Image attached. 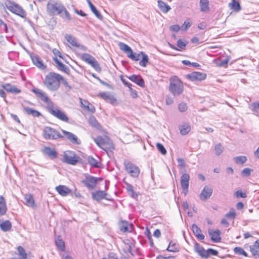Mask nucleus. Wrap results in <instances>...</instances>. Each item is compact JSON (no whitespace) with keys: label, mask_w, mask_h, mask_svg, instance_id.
Segmentation results:
<instances>
[{"label":"nucleus","mask_w":259,"mask_h":259,"mask_svg":"<svg viewBox=\"0 0 259 259\" xmlns=\"http://www.w3.org/2000/svg\"><path fill=\"white\" fill-rule=\"evenodd\" d=\"M47 14L50 16L61 15L67 20H71V16L65 6L60 2L55 0H49L46 6Z\"/></svg>","instance_id":"1"},{"label":"nucleus","mask_w":259,"mask_h":259,"mask_svg":"<svg viewBox=\"0 0 259 259\" xmlns=\"http://www.w3.org/2000/svg\"><path fill=\"white\" fill-rule=\"evenodd\" d=\"M64 77L59 73L50 72L45 77L44 85L50 91H56L60 88V83Z\"/></svg>","instance_id":"2"},{"label":"nucleus","mask_w":259,"mask_h":259,"mask_svg":"<svg viewBox=\"0 0 259 259\" xmlns=\"http://www.w3.org/2000/svg\"><path fill=\"white\" fill-rule=\"evenodd\" d=\"M104 134L103 136H99L94 139L96 144L101 148L106 151H112L115 149V145L112 140L108 136V132L103 130L101 131Z\"/></svg>","instance_id":"3"},{"label":"nucleus","mask_w":259,"mask_h":259,"mask_svg":"<svg viewBox=\"0 0 259 259\" xmlns=\"http://www.w3.org/2000/svg\"><path fill=\"white\" fill-rule=\"evenodd\" d=\"M169 90L174 96L181 95L184 91V84L177 76H172L169 79Z\"/></svg>","instance_id":"4"},{"label":"nucleus","mask_w":259,"mask_h":259,"mask_svg":"<svg viewBox=\"0 0 259 259\" xmlns=\"http://www.w3.org/2000/svg\"><path fill=\"white\" fill-rule=\"evenodd\" d=\"M52 53L54 54L53 60L56 64L57 68L60 71L63 72L67 74L70 73L69 68L61 62L59 59H64V57L60 51L57 49H54L52 50Z\"/></svg>","instance_id":"5"},{"label":"nucleus","mask_w":259,"mask_h":259,"mask_svg":"<svg viewBox=\"0 0 259 259\" xmlns=\"http://www.w3.org/2000/svg\"><path fill=\"white\" fill-rule=\"evenodd\" d=\"M5 5L7 9L12 13L15 14V15H17L23 18H24L26 17V11L21 6L19 5L17 3L10 1H7L5 3Z\"/></svg>","instance_id":"6"},{"label":"nucleus","mask_w":259,"mask_h":259,"mask_svg":"<svg viewBox=\"0 0 259 259\" xmlns=\"http://www.w3.org/2000/svg\"><path fill=\"white\" fill-rule=\"evenodd\" d=\"M118 46L121 51L126 54L127 57L132 60L135 61L140 60L142 52L140 53H134L127 45L123 42H119Z\"/></svg>","instance_id":"7"},{"label":"nucleus","mask_w":259,"mask_h":259,"mask_svg":"<svg viewBox=\"0 0 259 259\" xmlns=\"http://www.w3.org/2000/svg\"><path fill=\"white\" fill-rule=\"evenodd\" d=\"M47 109L51 114L56 118L62 121L68 122L69 118L66 113L59 108L55 107L53 103L49 106Z\"/></svg>","instance_id":"8"},{"label":"nucleus","mask_w":259,"mask_h":259,"mask_svg":"<svg viewBox=\"0 0 259 259\" xmlns=\"http://www.w3.org/2000/svg\"><path fill=\"white\" fill-rule=\"evenodd\" d=\"M195 251L203 258H207L210 255L216 256L218 254L217 250L209 248L205 250L203 246L198 243H195L194 246Z\"/></svg>","instance_id":"9"},{"label":"nucleus","mask_w":259,"mask_h":259,"mask_svg":"<svg viewBox=\"0 0 259 259\" xmlns=\"http://www.w3.org/2000/svg\"><path fill=\"white\" fill-rule=\"evenodd\" d=\"M80 158L74 152L67 150L63 152L62 161L68 164L76 165Z\"/></svg>","instance_id":"10"},{"label":"nucleus","mask_w":259,"mask_h":259,"mask_svg":"<svg viewBox=\"0 0 259 259\" xmlns=\"http://www.w3.org/2000/svg\"><path fill=\"white\" fill-rule=\"evenodd\" d=\"M42 135L46 140H56L63 138L58 131L50 126L45 127Z\"/></svg>","instance_id":"11"},{"label":"nucleus","mask_w":259,"mask_h":259,"mask_svg":"<svg viewBox=\"0 0 259 259\" xmlns=\"http://www.w3.org/2000/svg\"><path fill=\"white\" fill-rule=\"evenodd\" d=\"M81 59L84 62L90 64L96 71L100 72L102 70L101 67L96 59L91 55L88 53L82 54Z\"/></svg>","instance_id":"12"},{"label":"nucleus","mask_w":259,"mask_h":259,"mask_svg":"<svg viewBox=\"0 0 259 259\" xmlns=\"http://www.w3.org/2000/svg\"><path fill=\"white\" fill-rule=\"evenodd\" d=\"M31 91L38 99H40L46 104L47 109L53 103L50 99L47 94L41 89L33 88L32 89Z\"/></svg>","instance_id":"13"},{"label":"nucleus","mask_w":259,"mask_h":259,"mask_svg":"<svg viewBox=\"0 0 259 259\" xmlns=\"http://www.w3.org/2000/svg\"><path fill=\"white\" fill-rule=\"evenodd\" d=\"M126 171L133 177H138L140 172L139 168L131 161H125L124 163Z\"/></svg>","instance_id":"14"},{"label":"nucleus","mask_w":259,"mask_h":259,"mask_svg":"<svg viewBox=\"0 0 259 259\" xmlns=\"http://www.w3.org/2000/svg\"><path fill=\"white\" fill-rule=\"evenodd\" d=\"M34 105L30 101H24L22 105L24 111L28 115H31L33 117H39L41 115V113L38 111L28 107V105L34 106Z\"/></svg>","instance_id":"15"},{"label":"nucleus","mask_w":259,"mask_h":259,"mask_svg":"<svg viewBox=\"0 0 259 259\" xmlns=\"http://www.w3.org/2000/svg\"><path fill=\"white\" fill-rule=\"evenodd\" d=\"M186 77L191 81H200L206 77V74L199 71H194L186 75Z\"/></svg>","instance_id":"16"},{"label":"nucleus","mask_w":259,"mask_h":259,"mask_svg":"<svg viewBox=\"0 0 259 259\" xmlns=\"http://www.w3.org/2000/svg\"><path fill=\"white\" fill-rule=\"evenodd\" d=\"M97 97L103 99L107 102H109L113 105H116L118 104L117 99L114 97L113 95H111L108 92H100L97 95Z\"/></svg>","instance_id":"17"},{"label":"nucleus","mask_w":259,"mask_h":259,"mask_svg":"<svg viewBox=\"0 0 259 259\" xmlns=\"http://www.w3.org/2000/svg\"><path fill=\"white\" fill-rule=\"evenodd\" d=\"M62 133L63 134V138L64 137L69 141L72 144L74 145H79L81 143L80 140L78 137L74 134L66 131L64 130H62Z\"/></svg>","instance_id":"18"},{"label":"nucleus","mask_w":259,"mask_h":259,"mask_svg":"<svg viewBox=\"0 0 259 259\" xmlns=\"http://www.w3.org/2000/svg\"><path fill=\"white\" fill-rule=\"evenodd\" d=\"M189 179L190 176L188 174H184L181 178V185L183 192L185 195L187 194L188 192Z\"/></svg>","instance_id":"19"},{"label":"nucleus","mask_w":259,"mask_h":259,"mask_svg":"<svg viewBox=\"0 0 259 259\" xmlns=\"http://www.w3.org/2000/svg\"><path fill=\"white\" fill-rule=\"evenodd\" d=\"M65 38L70 48H79L80 47V44L73 36L70 34H66L65 35Z\"/></svg>","instance_id":"20"},{"label":"nucleus","mask_w":259,"mask_h":259,"mask_svg":"<svg viewBox=\"0 0 259 259\" xmlns=\"http://www.w3.org/2000/svg\"><path fill=\"white\" fill-rule=\"evenodd\" d=\"M81 107L85 110L93 113L95 112L96 109L94 106L87 100L79 98Z\"/></svg>","instance_id":"21"},{"label":"nucleus","mask_w":259,"mask_h":259,"mask_svg":"<svg viewBox=\"0 0 259 259\" xmlns=\"http://www.w3.org/2000/svg\"><path fill=\"white\" fill-rule=\"evenodd\" d=\"M212 193V189L211 187L205 186L202 190L199 197L203 201H205L210 198Z\"/></svg>","instance_id":"22"},{"label":"nucleus","mask_w":259,"mask_h":259,"mask_svg":"<svg viewBox=\"0 0 259 259\" xmlns=\"http://www.w3.org/2000/svg\"><path fill=\"white\" fill-rule=\"evenodd\" d=\"M98 179L93 177H87L82 181L85 186L90 189H93L96 186Z\"/></svg>","instance_id":"23"},{"label":"nucleus","mask_w":259,"mask_h":259,"mask_svg":"<svg viewBox=\"0 0 259 259\" xmlns=\"http://www.w3.org/2000/svg\"><path fill=\"white\" fill-rule=\"evenodd\" d=\"M55 190L60 195L63 197H66L68 196L72 192L70 188L63 185H60L58 186H56L55 187Z\"/></svg>","instance_id":"24"},{"label":"nucleus","mask_w":259,"mask_h":259,"mask_svg":"<svg viewBox=\"0 0 259 259\" xmlns=\"http://www.w3.org/2000/svg\"><path fill=\"white\" fill-rule=\"evenodd\" d=\"M208 234L212 241L219 242L221 241V232L219 230L209 229Z\"/></svg>","instance_id":"25"},{"label":"nucleus","mask_w":259,"mask_h":259,"mask_svg":"<svg viewBox=\"0 0 259 259\" xmlns=\"http://www.w3.org/2000/svg\"><path fill=\"white\" fill-rule=\"evenodd\" d=\"M119 229L122 232H131L133 229L132 224L126 221H121L119 223Z\"/></svg>","instance_id":"26"},{"label":"nucleus","mask_w":259,"mask_h":259,"mask_svg":"<svg viewBox=\"0 0 259 259\" xmlns=\"http://www.w3.org/2000/svg\"><path fill=\"white\" fill-rule=\"evenodd\" d=\"M128 78L132 81L136 83L137 84L140 86L141 87L144 88L145 87L144 80L141 77V76L139 75L133 74L128 76Z\"/></svg>","instance_id":"27"},{"label":"nucleus","mask_w":259,"mask_h":259,"mask_svg":"<svg viewBox=\"0 0 259 259\" xmlns=\"http://www.w3.org/2000/svg\"><path fill=\"white\" fill-rule=\"evenodd\" d=\"M25 204L28 206L32 208H36L37 204L35 202L33 195L31 194H26L24 196Z\"/></svg>","instance_id":"28"},{"label":"nucleus","mask_w":259,"mask_h":259,"mask_svg":"<svg viewBox=\"0 0 259 259\" xmlns=\"http://www.w3.org/2000/svg\"><path fill=\"white\" fill-rule=\"evenodd\" d=\"M42 152L52 158H57L58 156V153L55 148H52L50 147L44 146L42 149Z\"/></svg>","instance_id":"29"},{"label":"nucleus","mask_w":259,"mask_h":259,"mask_svg":"<svg viewBox=\"0 0 259 259\" xmlns=\"http://www.w3.org/2000/svg\"><path fill=\"white\" fill-rule=\"evenodd\" d=\"M2 87L7 92L15 94H19L21 92L20 89L17 88L15 85H11L10 83L4 84L2 85Z\"/></svg>","instance_id":"30"},{"label":"nucleus","mask_w":259,"mask_h":259,"mask_svg":"<svg viewBox=\"0 0 259 259\" xmlns=\"http://www.w3.org/2000/svg\"><path fill=\"white\" fill-rule=\"evenodd\" d=\"M31 59L33 63L38 68L44 70L46 66L43 63L42 60L37 55H31Z\"/></svg>","instance_id":"31"},{"label":"nucleus","mask_w":259,"mask_h":259,"mask_svg":"<svg viewBox=\"0 0 259 259\" xmlns=\"http://www.w3.org/2000/svg\"><path fill=\"white\" fill-rule=\"evenodd\" d=\"M228 5L230 9L234 13H238L242 9L238 0H232L231 2L229 3Z\"/></svg>","instance_id":"32"},{"label":"nucleus","mask_w":259,"mask_h":259,"mask_svg":"<svg viewBox=\"0 0 259 259\" xmlns=\"http://www.w3.org/2000/svg\"><path fill=\"white\" fill-rule=\"evenodd\" d=\"M249 248L252 255L259 258V239L256 240L253 245H250Z\"/></svg>","instance_id":"33"},{"label":"nucleus","mask_w":259,"mask_h":259,"mask_svg":"<svg viewBox=\"0 0 259 259\" xmlns=\"http://www.w3.org/2000/svg\"><path fill=\"white\" fill-rule=\"evenodd\" d=\"M107 193L104 191H97L92 193L93 198L97 201H100L106 198Z\"/></svg>","instance_id":"34"},{"label":"nucleus","mask_w":259,"mask_h":259,"mask_svg":"<svg viewBox=\"0 0 259 259\" xmlns=\"http://www.w3.org/2000/svg\"><path fill=\"white\" fill-rule=\"evenodd\" d=\"M12 227V223L9 220L0 221V228L3 231H9L11 230Z\"/></svg>","instance_id":"35"},{"label":"nucleus","mask_w":259,"mask_h":259,"mask_svg":"<svg viewBox=\"0 0 259 259\" xmlns=\"http://www.w3.org/2000/svg\"><path fill=\"white\" fill-rule=\"evenodd\" d=\"M199 5L201 12L208 13L210 11L209 0H200Z\"/></svg>","instance_id":"36"},{"label":"nucleus","mask_w":259,"mask_h":259,"mask_svg":"<svg viewBox=\"0 0 259 259\" xmlns=\"http://www.w3.org/2000/svg\"><path fill=\"white\" fill-rule=\"evenodd\" d=\"M7 211L6 201L3 196H0V216L4 215Z\"/></svg>","instance_id":"37"},{"label":"nucleus","mask_w":259,"mask_h":259,"mask_svg":"<svg viewBox=\"0 0 259 259\" xmlns=\"http://www.w3.org/2000/svg\"><path fill=\"white\" fill-rule=\"evenodd\" d=\"M192 231L196 237L199 240H203L204 236L202 234L200 229L195 224L192 226Z\"/></svg>","instance_id":"38"},{"label":"nucleus","mask_w":259,"mask_h":259,"mask_svg":"<svg viewBox=\"0 0 259 259\" xmlns=\"http://www.w3.org/2000/svg\"><path fill=\"white\" fill-rule=\"evenodd\" d=\"M55 244L58 249L62 251H64L65 250V242L61 238L60 236H57Z\"/></svg>","instance_id":"39"},{"label":"nucleus","mask_w":259,"mask_h":259,"mask_svg":"<svg viewBox=\"0 0 259 259\" xmlns=\"http://www.w3.org/2000/svg\"><path fill=\"white\" fill-rule=\"evenodd\" d=\"M180 133L182 135H186L191 130V126L189 123H184L179 126Z\"/></svg>","instance_id":"40"},{"label":"nucleus","mask_w":259,"mask_h":259,"mask_svg":"<svg viewBox=\"0 0 259 259\" xmlns=\"http://www.w3.org/2000/svg\"><path fill=\"white\" fill-rule=\"evenodd\" d=\"M158 5L159 9L164 13H167L170 10V7L162 1H158Z\"/></svg>","instance_id":"41"},{"label":"nucleus","mask_w":259,"mask_h":259,"mask_svg":"<svg viewBox=\"0 0 259 259\" xmlns=\"http://www.w3.org/2000/svg\"><path fill=\"white\" fill-rule=\"evenodd\" d=\"M166 250L169 252H178L180 250V247H179V244L171 241L169 242V245L168 246L167 248H166Z\"/></svg>","instance_id":"42"},{"label":"nucleus","mask_w":259,"mask_h":259,"mask_svg":"<svg viewBox=\"0 0 259 259\" xmlns=\"http://www.w3.org/2000/svg\"><path fill=\"white\" fill-rule=\"evenodd\" d=\"M88 162L89 164L94 167H99L100 166V162L93 156H89L88 158Z\"/></svg>","instance_id":"43"},{"label":"nucleus","mask_w":259,"mask_h":259,"mask_svg":"<svg viewBox=\"0 0 259 259\" xmlns=\"http://www.w3.org/2000/svg\"><path fill=\"white\" fill-rule=\"evenodd\" d=\"M188 44V42L186 40H184L181 38L178 39L177 44L178 51H181L185 50Z\"/></svg>","instance_id":"44"},{"label":"nucleus","mask_w":259,"mask_h":259,"mask_svg":"<svg viewBox=\"0 0 259 259\" xmlns=\"http://www.w3.org/2000/svg\"><path fill=\"white\" fill-rule=\"evenodd\" d=\"M89 6L92 11V12L95 14V15L99 19H102L103 17L102 15L98 12L96 7L93 5L90 1H88Z\"/></svg>","instance_id":"45"},{"label":"nucleus","mask_w":259,"mask_h":259,"mask_svg":"<svg viewBox=\"0 0 259 259\" xmlns=\"http://www.w3.org/2000/svg\"><path fill=\"white\" fill-rule=\"evenodd\" d=\"M141 58L142 59L139 62V64L141 66L145 67L149 62V58L148 56L143 52H142Z\"/></svg>","instance_id":"46"},{"label":"nucleus","mask_w":259,"mask_h":259,"mask_svg":"<svg viewBox=\"0 0 259 259\" xmlns=\"http://www.w3.org/2000/svg\"><path fill=\"white\" fill-rule=\"evenodd\" d=\"M89 123L91 126L96 127V128L99 130L100 131H102L103 130L100 123L94 117L90 119Z\"/></svg>","instance_id":"47"},{"label":"nucleus","mask_w":259,"mask_h":259,"mask_svg":"<svg viewBox=\"0 0 259 259\" xmlns=\"http://www.w3.org/2000/svg\"><path fill=\"white\" fill-rule=\"evenodd\" d=\"M17 249L19 255L20 256L19 259H26L27 253L24 248L21 246H18Z\"/></svg>","instance_id":"48"},{"label":"nucleus","mask_w":259,"mask_h":259,"mask_svg":"<svg viewBox=\"0 0 259 259\" xmlns=\"http://www.w3.org/2000/svg\"><path fill=\"white\" fill-rule=\"evenodd\" d=\"M234 160L238 164H243L247 161V157L245 156H238L234 158Z\"/></svg>","instance_id":"49"},{"label":"nucleus","mask_w":259,"mask_h":259,"mask_svg":"<svg viewBox=\"0 0 259 259\" xmlns=\"http://www.w3.org/2000/svg\"><path fill=\"white\" fill-rule=\"evenodd\" d=\"M249 108L254 114H259V103H253L251 104V105H250Z\"/></svg>","instance_id":"50"},{"label":"nucleus","mask_w":259,"mask_h":259,"mask_svg":"<svg viewBox=\"0 0 259 259\" xmlns=\"http://www.w3.org/2000/svg\"><path fill=\"white\" fill-rule=\"evenodd\" d=\"M234 251L235 254L238 255H242L245 257L248 256V254L240 247H236L234 248Z\"/></svg>","instance_id":"51"},{"label":"nucleus","mask_w":259,"mask_h":259,"mask_svg":"<svg viewBox=\"0 0 259 259\" xmlns=\"http://www.w3.org/2000/svg\"><path fill=\"white\" fill-rule=\"evenodd\" d=\"M214 62L217 66H224L227 64V59H225L223 60H221L220 58H218L214 60Z\"/></svg>","instance_id":"52"},{"label":"nucleus","mask_w":259,"mask_h":259,"mask_svg":"<svg viewBox=\"0 0 259 259\" xmlns=\"http://www.w3.org/2000/svg\"><path fill=\"white\" fill-rule=\"evenodd\" d=\"M156 146L159 152H160L161 154L163 155H166L167 153V151L162 144L159 143H157L156 144Z\"/></svg>","instance_id":"53"},{"label":"nucleus","mask_w":259,"mask_h":259,"mask_svg":"<svg viewBox=\"0 0 259 259\" xmlns=\"http://www.w3.org/2000/svg\"><path fill=\"white\" fill-rule=\"evenodd\" d=\"M234 196L237 198L241 197L245 198L247 197V195L246 192H243L241 190H239L235 192Z\"/></svg>","instance_id":"54"},{"label":"nucleus","mask_w":259,"mask_h":259,"mask_svg":"<svg viewBox=\"0 0 259 259\" xmlns=\"http://www.w3.org/2000/svg\"><path fill=\"white\" fill-rule=\"evenodd\" d=\"M237 217V213L234 208H231L229 212H228V219H234Z\"/></svg>","instance_id":"55"},{"label":"nucleus","mask_w":259,"mask_h":259,"mask_svg":"<svg viewBox=\"0 0 259 259\" xmlns=\"http://www.w3.org/2000/svg\"><path fill=\"white\" fill-rule=\"evenodd\" d=\"M252 169L249 168H245L241 171V175L243 177H247L250 175Z\"/></svg>","instance_id":"56"},{"label":"nucleus","mask_w":259,"mask_h":259,"mask_svg":"<svg viewBox=\"0 0 259 259\" xmlns=\"http://www.w3.org/2000/svg\"><path fill=\"white\" fill-rule=\"evenodd\" d=\"M126 186H127L126 189H127V191L132 195V196L133 197L137 196V195L135 193V192L133 189V186L127 183H126Z\"/></svg>","instance_id":"57"},{"label":"nucleus","mask_w":259,"mask_h":259,"mask_svg":"<svg viewBox=\"0 0 259 259\" xmlns=\"http://www.w3.org/2000/svg\"><path fill=\"white\" fill-rule=\"evenodd\" d=\"M179 109L181 112H185L188 109V106L186 103H181L179 105Z\"/></svg>","instance_id":"58"},{"label":"nucleus","mask_w":259,"mask_h":259,"mask_svg":"<svg viewBox=\"0 0 259 259\" xmlns=\"http://www.w3.org/2000/svg\"><path fill=\"white\" fill-rule=\"evenodd\" d=\"M192 23L190 22V20L187 19L184 21L182 26L183 29L187 30L191 26Z\"/></svg>","instance_id":"59"},{"label":"nucleus","mask_w":259,"mask_h":259,"mask_svg":"<svg viewBox=\"0 0 259 259\" xmlns=\"http://www.w3.org/2000/svg\"><path fill=\"white\" fill-rule=\"evenodd\" d=\"M214 150L217 155H220L223 151V147L221 144H218L215 146Z\"/></svg>","instance_id":"60"},{"label":"nucleus","mask_w":259,"mask_h":259,"mask_svg":"<svg viewBox=\"0 0 259 259\" xmlns=\"http://www.w3.org/2000/svg\"><path fill=\"white\" fill-rule=\"evenodd\" d=\"M120 79H121L122 82L123 83V84L124 85L127 87L130 90H131V89H133L132 83L127 81L125 79L123 78V77L122 76H120Z\"/></svg>","instance_id":"61"},{"label":"nucleus","mask_w":259,"mask_h":259,"mask_svg":"<svg viewBox=\"0 0 259 259\" xmlns=\"http://www.w3.org/2000/svg\"><path fill=\"white\" fill-rule=\"evenodd\" d=\"M169 29L171 31L177 32L180 30V27L178 25H174L171 26Z\"/></svg>","instance_id":"62"},{"label":"nucleus","mask_w":259,"mask_h":259,"mask_svg":"<svg viewBox=\"0 0 259 259\" xmlns=\"http://www.w3.org/2000/svg\"><path fill=\"white\" fill-rule=\"evenodd\" d=\"M131 96L132 97V98L134 99L137 98L139 96L137 93V91L133 89H131V90H130Z\"/></svg>","instance_id":"63"},{"label":"nucleus","mask_w":259,"mask_h":259,"mask_svg":"<svg viewBox=\"0 0 259 259\" xmlns=\"http://www.w3.org/2000/svg\"><path fill=\"white\" fill-rule=\"evenodd\" d=\"M156 259H175V257L174 256H163L161 255H158L156 256Z\"/></svg>","instance_id":"64"}]
</instances>
